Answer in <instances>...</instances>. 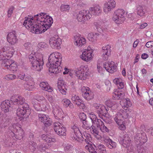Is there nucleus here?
Listing matches in <instances>:
<instances>
[{
  "mask_svg": "<svg viewBox=\"0 0 153 153\" xmlns=\"http://www.w3.org/2000/svg\"><path fill=\"white\" fill-rule=\"evenodd\" d=\"M62 61L61 54L58 52L52 53L49 56L48 61L50 64L49 68V72L58 74L61 71V68L60 66Z\"/></svg>",
  "mask_w": 153,
  "mask_h": 153,
  "instance_id": "nucleus-4",
  "label": "nucleus"
},
{
  "mask_svg": "<svg viewBox=\"0 0 153 153\" xmlns=\"http://www.w3.org/2000/svg\"><path fill=\"white\" fill-rule=\"evenodd\" d=\"M11 131L10 135L12 138L16 140H20L24 136V132L21 128V125L19 123H13L10 128Z\"/></svg>",
  "mask_w": 153,
  "mask_h": 153,
  "instance_id": "nucleus-8",
  "label": "nucleus"
},
{
  "mask_svg": "<svg viewBox=\"0 0 153 153\" xmlns=\"http://www.w3.org/2000/svg\"><path fill=\"white\" fill-rule=\"evenodd\" d=\"M91 133L97 139H101L102 136H101L99 134V132L95 126L92 124L91 127Z\"/></svg>",
  "mask_w": 153,
  "mask_h": 153,
  "instance_id": "nucleus-36",
  "label": "nucleus"
},
{
  "mask_svg": "<svg viewBox=\"0 0 153 153\" xmlns=\"http://www.w3.org/2000/svg\"><path fill=\"white\" fill-rule=\"evenodd\" d=\"M1 107L2 110L4 112H8L10 108V101L8 100L3 101L1 103Z\"/></svg>",
  "mask_w": 153,
  "mask_h": 153,
  "instance_id": "nucleus-33",
  "label": "nucleus"
},
{
  "mask_svg": "<svg viewBox=\"0 0 153 153\" xmlns=\"http://www.w3.org/2000/svg\"><path fill=\"white\" fill-rule=\"evenodd\" d=\"M118 107V104L117 103H113V104L111 106L110 108L112 111H114Z\"/></svg>",
  "mask_w": 153,
  "mask_h": 153,
  "instance_id": "nucleus-64",
  "label": "nucleus"
},
{
  "mask_svg": "<svg viewBox=\"0 0 153 153\" xmlns=\"http://www.w3.org/2000/svg\"><path fill=\"white\" fill-rule=\"evenodd\" d=\"M111 46L108 45L102 47V54H111Z\"/></svg>",
  "mask_w": 153,
  "mask_h": 153,
  "instance_id": "nucleus-40",
  "label": "nucleus"
},
{
  "mask_svg": "<svg viewBox=\"0 0 153 153\" xmlns=\"http://www.w3.org/2000/svg\"><path fill=\"white\" fill-rule=\"evenodd\" d=\"M120 104L125 110L121 109L120 111L113 116L114 120L118 125L119 128L121 130H125L126 128V123L123 119H126L128 114L126 111L128 107H131L132 103L128 98L123 99L120 101Z\"/></svg>",
  "mask_w": 153,
  "mask_h": 153,
  "instance_id": "nucleus-2",
  "label": "nucleus"
},
{
  "mask_svg": "<svg viewBox=\"0 0 153 153\" xmlns=\"http://www.w3.org/2000/svg\"><path fill=\"white\" fill-rule=\"evenodd\" d=\"M90 10L91 12L92 13L95 15H99L102 11L101 7L98 4L95 5L93 7H91Z\"/></svg>",
  "mask_w": 153,
  "mask_h": 153,
  "instance_id": "nucleus-37",
  "label": "nucleus"
},
{
  "mask_svg": "<svg viewBox=\"0 0 153 153\" xmlns=\"http://www.w3.org/2000/svg\"><path fill=\"white\" fill-rule=\"evenodd\" d=\"M38 120L43 123L45 126H49L52 124V120L48 115L42 114H39L38 115Z\"/></svg>",
  "mask_w": 153,
  "mask_h": 153,
  "instance_id": "nucleus-25",
  "label": "nucleus"
},
{
  "mask_svg": "<svg viewBox=\"0 0 153 153\" xmlns=\"http://www.w3.org/2000/svg\"><path fill=\"white\" fill-rule=\"evenodd\" d=\"M97 69L98 72L101 74H103L106 70L104 67L102 68L99 64L97 65Z\"/></svg>",
  "mask_w": 153,
  "mask_h": 153,
  "instance_id": "nucleus-51",
  "label": "nucleus"
},
{
  "mask_svg": "<svg viewBox=\"0 0 153 153\" xmlns=\"http://www.w3.org/2000/svg\"><path fill=\"white\" fill-rule=\"evenodd\" d=\"M93 106L95 108L97 113L98 114L99 117L102 118V115L106 114L109 110L108 107H106L103 105L97 103H94Z\"/></svg>",
  "mask_w": 153,
  "mask_h": 153,
  "instance_id": "nucleus-17",
  "label": "nucleus"
},
{
  "mask_svg": "<svg viewBox=\"0 0 153 153\" xmlns=\"http://www.w3.org/2000/svg\"><path fill=\"white\" fill-rule=\"evenodd\" d=\"M52 17L47 14L41 13L33 18L28 16L25 18L23 25L33 33L39 34L45 32L53 23Z\"/></svg>",
  "mask_w": 153,
  "mask_h": 153,
  "instance_id": "nucleus-1",
  "label": "nucleus"
},
{
  "mask_svg": "<svg viewBox=\"0 0 153 153\" xmlns=\"http://www.w3.org/2000/svg\"><path fill=\"white\" fill-rule=\"evenodd\" d=\"M46 98L52 106L56 104V100L54 97L51 95H47Z\"/></svg>",
  "mask_w": 153,
  "mask_h": 153,
  "instance_id": "nucleus-43",
  "label": "nucleus"
},
{
  "mask_svg": "<svg viewBox=\"0 0 153 153\" xmlns=\"http://www.w3.org/2000/svg\"><path fill=\"white\" fill-rule=\"evenodd\" d=\"M113 82L118 88V89H115L114 90L113 94V97L115 99L122 100L125 96V94L120 91V89H122L124 88V82L120 78L117 77L113 79Z\"/></svg>",
  "mask_w": 153,
  "mask_h": 153,
  "instance_id": "nucleus-9",
  "label": "nucleus"
},
{
  "mask_svg": "<svg viewBox=\"0 0 153 153\" xmlns=\"http://www.w3.org/2000/svg\"><path fill=\"white\" fill-rule=\"evenodd\" d=\"M137 14L140 16H144L145 13V11L143 9V7L140 5L137 6Z\"/></svg>",
  "mask_w": 153,
  "mask_h": 153,
  "instance_id": "nucleus-42",
  "label": "nucleus"
},
{
  "mask_svg": "<svg viewBox=\"0 0 153 153\" xmlns=\"http://www.w3.org/2000/svg\"><path fill=\"white\" fill-rule=\"evenodd\" d=\"M130 141L129 137L126 133H123L122 134H121L119 139L120 143L123 147L127 148L128 153H135V148L132 146H129Z\"/></svg>",
  "mask_w": 153,
  "mask_h": 153,
  "instance_id": "nucleus-10",
  "label": "nucleus"
},
{
  "mask_svg": "<svg viewBox=\"0 0 153 153\" xmlns=\"http://www.w3.org/2000/svg\"><path fill=\"white\" fill-rule=\"evenodd\" d=\"M94 50L90 46L83 50L82 54L80 56V58L86 62H89L92 59L94 55L93 53Z\"/></svg>",
  "mask_w": 153,
  "mask_h": 153,
  "instance_id": "nucleus-14",
  "label": "nucleus"
},
{
  "mask_svg": "<svg viewBox=\"0 0 153 153\" xmlns=\"http://www.w3.org/2000/svg\"><path fill=\"white\" fill-rule=\"evenodd\" d=\"M53 128L56 133L59 136H65L66 130L63 125L59 122H55L53 124Z\"/></svg>",
  "mask_w": 153,
  "mask_h": 153,
  "instance_id": "nucleus-21",
  "label": "nucleus"
},
{
  "mask_svg": "<svg viewBox=\"0 0 153 153\" xmlns=\"http://www.w3.org/2000/svg\"><path fill=\"white\" fill-rule=\"evenodd\" d=\"M101 131L103 132H108V128L105 126L104 124L101 126L100 128Z\"/></svg>",
  "mask_w": 153,
  "mask_h": 153,
  "instance_id": "nucleus-56",
  "label": "nucleus"
},
{
  "mask_svg": "<svg viewBox=\"0 0 153 153\" xmlns=\"http://www.w3.org/2000/svg\"><path fill=\"white\" fill-rule=\"evenodd\" d=\"M146 46L148 48H151L153 46V41H149L146 43Z\"/></svg>",
  "mask_w": 153,
  "mask_h": 153,
  "instance_id": "nucleus-63",
  "label": "nucleus"
},
{
  "mask_svg": "<svg viewBox=\"0 0 153 153\" xmlns=\"http://www.w3.org/2000/svg\"><path fill=\"white\" fill-rule=\"evenodd\" d=\"M62 102L63 105L66 107H68V106H69V108H74L73 104L71 103L70 101L68 99H63L62 100Z\"/></svg>",
  "mask_w": 153,
  "mask_h": 153,
  "instance_id": "nucleus-39",
  "label": "nucleus"
},
{
  "mask_svg": "<svg viewBox=\"0 0 153 153\" xmlns=\"http://www.w3.org/2000/svg\"><path fill=\"white\" fill-rule=\"evenodd\" d=\"M65 150L66 151H68V153H75V151H76V150L73 148L70 145H68L65 148Z\"/></svg>",
  "mask_w": 153,
  "mask_h": 153,
  "instance_id": "nucleus-48",
  "label": "nucleus"
},
{
  "mask_svg": "<svg viewBox=\"0 0 153 153\" xmlns=\"http://www.w3.org/2000/svg\"><path fill=\"white\" fill-rule=\"evenodd\" d=\"M14 9V7H11L9 8L7 12V16L8 17H10L11 16Z\"/></svg>",
  "mask_w": 153,
  "mask_h": 153,
  "instance_id": "nucleus-52",
  "label": "nucleus"
},
{
  "mask_svg": "<svg viewBox=\"0 0 153 153\" xmlns=\"http://www.w3.org/2000/svg\"><path fill=\"white\" fill-rule=\"evenodd\" d=\"M95 25L98 31L102 34L103 36L104 35V33H106L107 29L105 27V22L102 20L97 22L95 24Z\"/></svg>",
  "mask_w": 153,
  "mask_h": 153,
  "instance_id": "nucleus-29",
  "label": "nucleus"
},
{
  "mask_svg": "<svg viewBox=\"0 0 153 153\" xmlns=\"http://www.w3.org/2000/svg\"><path fill=\"white\" fill-rule=\"evenodd\" d=\"M76 76L78 79L85 80L89 76V69L87 65H82L77 68L75 71Z\"/></svg>",
  "mask_w": 153,
  "mask_h": 153,
  "instance_id": "nucleus-11",
  "label": "nucleus"
},
{
  "mask_svg": "<svg viewBox=\"0 0 153 153\" xmlns=\"http://www.w3.org/2000/svg\"><path fill=\"white\" fill-rule=\"evenodd\" d=\"M16 114L20 120H23L27 118L30 114L29 106L27 103H25L17 110Z\"/></svg>",
  "mask_w": 153,
  "mask_h": 153,
  "instance_id": "nucleus-13",
  "label": "nucleus"
},
{
  "mask_svg": "<svg viewBox=\"0 0 153 153\" xmlns=\"http://www.w3.org/2000/svg\"><path fill=\"white\" fill-rule=\"evenodd\" d=\"M38 150L41 152H45L46 149V147L45 143H43L40 144L37 147Z\"/></svg>",
  "mask_w": 153,
  "mask_h": 153,
  "instance_id": "nucleus-49",
  "label": "nucleus"
},
{
  "mask_svg": "<svg viewBox=\"0 0 153 153\" xmlns=\"http://www.w3.org/2000/svg\"><path fill=\"white\" fill-rule=\"evenodd\" d=\"M18 78L21 80H25V73L22 72H20L17 75Z\"/></svg>",
  "mask_w": 153,
  "mask_h": 153,
  "instance_id": "nucleus-54",
  "label": "nucleus"
},
{
  "mask_svg": "<svg viewBox=\"0 0 153 153\" xmlns=\"http://www.w3.org/2000/svg\"><path fill=\"white\" fill-rule=\"evenodd\" d=\"M73 39L74 45L79 48H81L84 46L86 43L85 38L79 34L75 36Z\"/></svg>",
  "mask_w": 153,
  "mask_h": 153,
  "instance_id": "nucleus-22",
  "label": "nucleus"
},
{
  "mask_svg": "<svg viewBox=\"0 0 153 153\" xmlns=\"http://www.w3.org/2000/svg\"><path fill=\"white\" fill-rule=\"evenodd\" d=\"M38 47L40 48H44L47 47L48 45L45 42H41L38 44Z\"/></svg>",
  "mask_w": 153,
  "mask_h": 153,
  "instance_id": "nucleus-57",
  "label": "nucleus"
},
{
  "mask_svg": "<svg viewBox=\"0 0 153 153\" xmlns=\"http://www.w3.org/2000/svg\"><path fill=\"white\" fill-rule=\"evenodd\" d=\"M70 9V6L68 4H62L60 7V10L62 12H68Z\"/></svg>",
  "mask_w": 153,
  "mask_h": 153,
  "instance_id": "nucleus-44",
  "label": "nucleus"
},
{
  "mask_svg": "<svg viewBox=\"0 0 153 153\" xmlns=\"http://www.w3.org/2000/svg\"><path fill=\"white\" fill-rule=\"evenodd\" d=\"M104 124L102 121L100 119H97L94 124V125H96L97 127L100 128V127Z\"/></svg>",
  "mask_w": 153,
  "mask_h": 153,
  "instance_id": "nucleus-50",
  "label": "nucleus"
},
{
  "mask_svg": "<svg viewBox=\"0 0 153 153\" xmlns=\"http://www.w3.org/2000/svg\"><path fill=\"white\" fill-rule=\"evenodd\" d=\"M11 100L14 105L24 104L25 102V99L21 96H15L11 98Z\"/></svg>",
  "mask_w": 153,
  "mask_h": 153,
  "instance_id": "nucleus-32",
  "label": "nucleus"
},
{
  "mask_svg": "<svg viewBox=\"0 0 153 153\" xmlns=\"http://www.w3.org/2000/svg\"><path fill=\"white\" fill-rule=\"evenodd\" d=\"M10 64H11L10 65V68L7 69L13 71L14 73L16 72L18 69L16 63L13 60Z\"/></svg>",
  "mask_w": 153,
  "mask_h": 153,
  "instance_id": "nucleus-41",
  "label": "nucleus"
},
{
  "mask_svg": "<svg viewBox=\"0 0 153 153\" xmlns=\"http://www.w3.org/2000/svg\"><path fill=\"white\" fill-rule=\"evenodd\" d=\"M82 127L84 129L88 130L90 129V126L88 123L85 120L82 122Z\"/></svg>",
  "mask_w": 153,
  "mask_h": 153,
  "instance_id": "nucleus-53",
  "label": "nucleus"
},
{
  "mask_svg": "<svg viewBox=\"0 0 153 153\" xmlns=\"http://www.w3.org/2000/svg\"><path fill=\"white\" fill-rule=\"evenodd\" d=\"M25 81L26 82L24 85V88L29 91H33L35 85L33 78L30 76H25Z\"/></svg>",
  "mask_w": 153,
  "mask_h": 153,
  "instance_id": "nucleus-20",
  "label": "nucleus"
},
{
  "mask_svg": "<svg viewBox=\"0 0 153 153\" xmlns=\"http://www.w3.org/2000/svg\"><path fill=\"white\" fill-rule=\"evenodd\" d=\"M82 92L83 97L86 100H89L93 98L94 96L93 93L88 87H82Z\"/></svg>",
  "mask_w": 153,
  "mask_h": 153,
  "instance_id": "nucleus-28",
  "label": "nucleus"
},
{
  "mask_svg": "<svg viewBox=\"0 0 153 153\" xmlns=\"http://www.w3.org/2000/svg\"><path fill=\"white\" fill-rule=\"evenodd\" d=\"M99 34L97 33H91L88 35V38L89 41L95 42L99 37Z\"/></svg>",
  "mask_w": 153,
  "mask_h": 153,
  "instance_id": "nucleus-38",
  "label": "nucleus"
},
{
  "mask_svg": "<svg viewBox=\"0 0 153 153\" xmlns=\"http://www.w3.org/2000/svg\"><path fill=\"white\" fill-rule=\"evenodd\" d=\"M137 150L138 153H148L147 151L141 146L137 147Z\"/></svg>",
  "mask_w": 153,
  "mask_h": 153,
  "instance_id": "nucleus-55",
  "label": "nucleus"
},
{
  "mask_svg": "<svg viewBox=\"0 0 153 153\" xmlns=\"http://www.w3.org/2000/svg\"><path fill=\"white\" fill-rule=\"evenodd\" d=\"M92 15L88 10H83L79 11L76 16V19L79 22L85 23L92 17Z\"/></svg>",
  "mask_w": 153,
  "mask_h": 153,
  "instance_id": "nucleus-15",
  "label": "nucleus"
},
{
  "mask_svg": "<svg viewBox=\"0 0 153 153\" xmlns=\"http://www.w3.org/2000/svg\"><path fill=\"white\" fill-rule=\"evenodd\" d=\"M14 52L12 47H5L0 49V61L2 60V65L6 68H10V62L13 61L10 58L13 56Z\"/></svg>",
  "mask_w": 153,
  "mask_h": 153,
  "instance_id": "nucleus-5",
  "label": "nucleus"
},
{
  "mask_svg": "<svg viewBox=\"0 0 153 153\" xmlns=\"http://www.w3.org/2000/svg\"><path fill=\"white\" fill-rule=\"evenodd\" d=\"M72 102L76 105L79 108L84 109L85 107L83 101L77 95L73 94L71 96Z\"/></svg>",
  "mask_w": 153,
  "mask_h": 153,
  "instance_id": "nucleus-23",
  "label": "nucleus"
},
{
  "mask_svg": "<svg viewBox=\"0 0 153 153\" xmlns=\"http://www.w3.org/2000/svg\"><path fill=\"white\" fill-rule=\"evenodd\" d=\"M113 103L110 100H107L105 101V104L108 107L110 108Z\"/></svg>",
  "mask_w": 153,
  "mask_h": 153,
  "instance_id": "nucleus-61",
  "label": "nucleus"
},
{
  "mask_svg": "<svg viewBox=\"0 0 153 153\" xmlns=\"http://www.w3.org/2000/svg\"><path fill=\"white\" fill-rule=\"evenodd\" d=\"M52 108L54 117L56 119L60 120L63 118V112L57 104L53 105Z\"/></svg>",
  "mask_w": 153,
  "mask_h": 153,
  "instance_id": "nucleus-19",
  "label": "nucleus"
},
{
  "mask_svg": "<svg viewBox=\"0 0 153 153\" xmlns=\"http://www.w3.org/2000/svg\"><path fill=\"white\" fill-rule=\"evenodd\" d=\"M88 114L89 117L91 119L92 124L94 125L95 121L97 120L96 116L94 113L92 112L89 113Z\"/></svg>",
  "mask_w": 153,
  "mask_h": 153,
  "instance_id": "nucleus-46",
  "label": "nucleus"
},
{
  "mask_svg": "<svg viewBox=\"0 0 153 153\" xmlns=\"http://www.w3.org/2000/svg\"><path fill=\"white\" fill-rule=\"evenodd\" d=\"M103 67L106 71L111 73H113L117 71V65L112 61L108 62V63L105 62Z\"/></svg>",
  "mask_w": 153,
  "mask_h": 153,
  "instance_id": "nucleus-24",
  "label": "nucleus"
},
{
  "mask_svg": "<svg viewBox=\"0 0 153 153\" xmlns=\"http://www.w3.org/2000/svg\"><path fill=\"white\" fill-rule=\"evenodd\" d=\"M57 85V91L63 95H66L68 90V86L62 78H59L58 79Z\"/></svg>",
  "mask_w": 153,
  "mask_h": 153,
  "instance_id": "nucleus-18",
  "label": "nucleus"
},
{
  "mask_svg": "<svg viewBox=\"0 0 153 153\" xmlns=\"http://www.w3.org/2000/svg\"><path fill=\"white\" fill-rule=\"evenodd\" d=\"M32 104L35 109L38 111H44L49 107V103L43 96L36 95L34 99H33Z\"/></svg>",
  "mask_w": 153,
  "mask_h": 153,
  "instance_id": "nucleus-7",
  "label": "nucleus"
},
{
  "mask_svg": "<svg viewBox=\"0 0 153 153\" xmlns=\"http://www.w3.org/2000/svg\"><path fill=\"white\" fill-rule=\"evenodd\" d=\"M101 140L104 142L110 149L115 148L116 146V143L113 141L111 139L105 135H103L102 136Z\"/></svg>",
  "mask_w": 153,
  "mask_h": 153,
  "instance_id": "nucleus-31",
  "label": "nucleus"
},
{
  "mask_svg": "<svg viewBox=\"0 0 153 153\" xmlns=\"http://www.w3.org/2000/svg\"><path fill=\"white\" fill-rule=\"evenodd\" d=\"M79 117L80 119L82 120L83 121L85 120L86 119V114L83 112L80 113L79 115Z\"/></svg>",
  "mask_w": 153,
  "mask_h": 153,
  "instance_id": "nucleus-59",
  "label": "nucleus"
},
{
  "mask_svg": "<svg viewBox=\"0 0 153 153\" xmlns=\"http://www.w3.org/2000/svg\"><path fill=\"white\" fill-rule=\"evenodd\" d=\"M105 85L107 86V91H109L111 87V83L108 80H106L105 82Z\"/></svg>",
  "mask_w": 153,
  "mask_h": 153,
  "instance_id": "nucleus-60",
  "label": "nucleus"
},
{
  "mask_svg": "<svg viewBox=\"0 0 153 153\" xmlns=\"http://www.w3.org/2000/svg\"><path fill=\"white\" fill-rule=\"evenodd\" d=\"M97 148L100 153H106V149L105 146L102 144L100 143L98 144L97 146Z\"/></svg>",
  "mask_w": 153,
  "mask_h": 153,
  "instance_id": "nucleus-45",
  "label": "nucleus"
},
{
  "mask_svg": "<svg viewBox=\"0 0 153 153\" xmlns=\"http://www.w3.org/2000/svg\"><path fill=\"white\" fill-rule=\"evenodd\" d=\"M7 38V42L12 45H15L18 41L16 32L14 31L8 33Z\"/></svg>",
  "mask_w": 153,
  "mask_h": 153,
  "instance_id": "nucleus-30",
  "label": "nucleus"
},
{
  "mask_svg": "<svg viewBox=\"0 0 153 153\" xmlns=\"http://www.w3.org/2000/svg\"><path fill=\"white\" fill-rule=\"evenodd\" d=\"M39 86L42 90L48 92H51L53 90V88L50 86L48 83L46 82H41Z\"/></svg>",
  "mask_w": 153,
  "mask_h": 153,
  "instance_id": "nucleus-34",
  "label": "nucleus"
},
{
  "mask_svg": "<svg viewBox=\"0 0 153 153\" xmlns=\"http://www.w3.org/2000/svg\"><path fill=\"white\" fill-rule=\"evenodd\" d=\"M41 137L43 140L50 144H53L56 141L55 138L51 137L48 135L43 134L42 135Z\"/></svg>",
  "mask_w": 153,
  "mask_h": 153,
  "instance_id": "nucleus-35",
  "label": "nucleus"
},
{
  "mask_svg": "<svg viewBox=\"0 0 153 153\" xmlns=\"http://www.w3.org/2000/svg\"><path fill=\"white\" fill-rule=\"evenodd\" d=\"M31 55L30 54L29 57L31 68L35 71H41L44 64L43 54L41 53H37L33 56Z\"/></svg>",
  "mask_w": 153,
  "mask_h": 153,
  "instance_id": "nucleus-6",
  "label": "nucleus"
},
{
  "mask_svg": "<svg viewBox=\"0 0 153 153\" xmlns=\"http://www.w3.org/2000/svg\"><path fill=\"white\" fill-rule=\"evenodd\" d=\"M125 11L122 9H118L114 13L112 20L117 25L123 24L126 19Z\"/></svg>",
  "mask_w": 153,
  "mask_h": 153,
  "instance_id": "nucleus-12",
  "label": "nucleus"
},
{
  "mask_svg": "<svg viewBox=\"0 0 153 153\" xmlns=\"http://www.w3.org/2000/svg\"><path fill=\"white\" fill-rule=\"evenodd\" d=\"M30 148L33 150H34L36 148V144L33 142H30L29 143Z\"/></svg>",
  "mask_w": 153,
  "mask_h": 153,
  "instance_id": "nucleus-58",
  "label": "nucleus"
},
{
  "mask_svg": "<svg viewBox=\"0 0 153 153\" xmlns=\"http://www.w3.org/2000/svg\"><path fill=\"white\" fill-rule=\"evenodd\" d=\"M111 54H102V59L105 60H107L108 59V58L110 56Z\"/></svg>",
  "mask_w": 153,
  "mask_h": 153,
  "instance_id": "nucleus-62",
  "label": "nucleus"
},
{
  "mask_svg": "<svg viewBox=\"0 0 153 153\" xmlns=\"http://www.w3.org/2000/svg\"><path fill=\"white\" fill-rule=\"evenodd\" d=\"M71 128L73 131L71 134V137L73 140L81 142L84 139L88 144L85 146V149L91 153H97L92 146V138L90 134L85 132L82 135L76 124L72 126Z\"/></svg>",
  "mask_w": 153,
  "mask_h": 153,
  "instance_id": "nucleus-3",
  "label": "nucleus"
},
{
  "mask_svg": "<svg viewBox=\"0 0 153 153\" xmlns=\"http://www.w3.org/2000/svg\"><path fill=\"white\" fill-rule=\"evenodd\" d=\"M49 44L51 47L55 49H59L62 43V39L58 35H55L49 39Z\"/></svg>",
  "mask_w": 153,
  "mask_h": 153,
  "instance_id": "nucleus-16",
  "label": "nucleus"
},
{
  "mask_svg": "<svg viewBox=\"0 0 153 153\" xmlns=\"http://www.w3.org/2000/svg\"><path fill=\"white\" fill-rule=\"evenodd\" d=\"M116 6V2L114 0H109L104 4L103 11L105 13H108L114 9Z\"/></svg>",
  "mask_w": 153,
  "mask_h": 153,
  "instance_id": "nucleus-27",
  "label": "nucleus"
},
{
  "mask_svg": "<svg viewBox=\"0 0 153 153\" xmlns=\"http://www.w3.org/2000/svg\"><path fill=\"white\" fill-rule=\"evenodd\" d=\"M16 76L14 74H9L6 75L4 77L7 80H11L16 79Z\"/></svg>",
  "mask_w": 153,
  "mask_h": 153,
  "instance_id": "nucleus-47",
  "label": "nucleus"
},
{
  "mask_svg": "<svg viewBox=\"0 0 153 153\" xmlns=\"http://www.w3.org/2000/svg\"><path fill=\"white\" fill-rule=\"evenodd\" d=\"M134 140L137 143H140L141 145L144 144L147 141L146 135L143 132L137 134L134 136Z\"/></svg>",
  "mask_w": 153,
  "mask_h": 153,
  "instance_id": "nucleus-26",
  "label": "nucleus"
}]
</instances>
